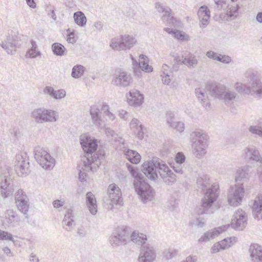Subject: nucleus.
<instances>
[{
  "instance_id": "obj_52",
  "label": "nucleus",
  "mask_w": 262,
  "mask_h": 262,
  "mask_svg": "<svg viewBox=\"0 0 262 262\" xmlns=\"http://www.w3.org/2000/svg\"><path fill=\"white\" fill-rule=\"evenodd\" d=\"M171 127L176 129L180 133L183 132L184 129V124L181 122H173Z\"/></svg>"
},
{
  "instance_id": "obj_62",
  "label": "nucleus",
  "mask_w": 262,
  "mask_h": 262,
  "mask_svg": "<svg viewBox=\"0 0 262 262\" xmlns=\"http://www.w3.org/2000/svg\"><path fill=\"white\" fill-rule=\"evenodd\" d=\"M177 253V251L176 250H172L167 252L165 256L166 259H169L174 257Z\"/></svg>"
},
{
  "instance_id": "obj_37",
  "label": "nucleus",
  "mask_w": 262,
  "mask_h": 262,
  "mask_svg": "<svg viewBox=\"0 0 262 262\" xmlns=\"http://www.w3.org/2000/svg\"><path fill=\"white\" fill-rule=\"evenodd\" d=\"M46 157L43 158V162L41 164V166L47 170L51 169L55 165V160L48 152L46 154Z\"/></svg>"
},
{
  "instance_id": "obj_7",
  "label": "nucleus",
  "mask_w": 262,
  "mask_h": 262,
  "mask_svg": "<svg viewBox=\"0 0 262 262\" xmlns=\"http://www.w3.org/2000/svg\"><path fill=\"white\" fill-rule=\"evenodd\" d=\"M134 186L136 191L141 201L146 203L152 200L154 192L150 186L143 179H137L134 181Z\"/></svg>"
},
{
  "instance_id": "obj_28",
  "label": "nucleus",
  "mask_w": 262,
  "mask_h": 262,
  "mask_svg": "<svg viewBox=\"0 0 262 262\" xmlns=\"http://www.w3.org/2000/svg\"><path fill=\"white\" fill-rule=\"evenodd\" d=\"M74 222V216L73 214V210L69 209L64 214L62 224L64 229L67 231H70Z\"/></svg>"
},
{
  "instance_id": "obj_61",
  "label": "nucleus",
  "mask_w": 262,
  "mask_h": 262,
  "mask_svg": "<svg viewBox=\"0 0 262 262\" xmlns=\"http://www.w3.org/2000/svg\"><path fill=\"white\" fill-rule=\"evenodd\" d=\"M205 224V220L201 217H197L196 219L195 225L200 228L203 227Z\"/></svg>"
},
{
  "instance_id": "obj_25",
  "label": "nucleus",
  "mask_w": 262,
  "mask_h": 262,
  "mask_svg": "<svg viewBox=\"0 0 262 262\" xmlns=\"http://www.w3.org/2000/svg\"><path fill=\"white\" fill-rule=\"evenodd\" d=\"M86 205L90 213L95 215L97 212V204L95 195L91 191L86 194Z\"/></svg>"
},
{
  "instance_id": "obj_21",
  "label": "nucleus",
  "mask_w": 262,
  "mask_h": 262,
  "mask_svg": "<svg viewBox=\"0 0 262 262\" xmlns=\"http://www.w3.org/2000/svg\"><path fill=\"white\" fill-rule=\"evenodd\" d=\"M248 251L252 262H262V246L253 244L250 246Z\"/></svg>"
},
{
  "instance_id": "obj_33",
  "label": "nucleus",
  "mask_w": 262,
  "mask_h": 262,
  "mask_svg": "<svg viewBox=\"0 0 262 262\" xmlns=\"http://www.w3.org/2000/svg\"><path fill=\"white\" fill-rule=\"evenodd\" d=\"M59 115L57 111L51 109H45V123L55 122L57 121Z\"/></svg>"
},
{
  "instance_id": "obj_63",
  "label": "nucleus",
  "mask_w": 262,
  "mask_h": 262,
  "mask_svg": "<svg viewBox=\"0 0 262 262\" xmlns=\"http://www.w3.org/2000/svg\"><path fill=\"white\" fill-rule=\"evenodd\" d=\"M206 55L207 57L212 59L213 60H216V58L217 57L218 54L212 51H208L207 52Z\"/></svg>"
},
{
  "instance_id": "obj_53",
  "label": "nucleus",
  "mask_w": 262,
  "mask_h": 262,
  "mask_svg": "<svg viewBox=\"0 0 262 262\" xmlns=\"http://www.w3.org/2000/svg\"><path fill=\"white\" fill-rule=\"evenodd\" d=\"M175 160L176 163L182 164L185 160V156L182 152H179L176 156Z\"/></svg>"
},
{
  "instance_id": "obj_35",
  "label": "nucleus",
  "mask_w": 262,
  "mask_h": 262,
  "mask_svg": "<svg viewBox=\"0 0 262 262\" xmlns=\"http://www.w3.org/2000/svg\"><path fill=\"white\" fill-rule=\"evenodd\" d=\"M139 67L146 72H150L152 71V68L148 64L147 57L144 55H140L139 59Z\"/></svg>"
},
{
  "instance_id": "obj_3",
  "label": "nucleus",
  "mask_w": 262,
  "mask_h": 262,
  "mask_svg": "<svg viewBox=\"0 0 262 262\" xmlns=\"http://www.w3.org/2000/svg\"><path fill=\"white\" fill-rule=\"evenodd\" d=\"M209 182V178L206 176L200 177L197 179L198 187L202 190H207L202 200L201 207L202 208L196 211L199 214L213 212L212 206L218 196L217 191L219 186L216 184H213L210 187V183Z\"/></svg>"
},
{
  "instance_id": "obj_13",
  "label": "nucleus",
  "mask_w": 262,
  "mask_h": 262,
  "mask_svg": "<svg viewBox=\"0 0 262 262\" xmlns=\"http://www.w3.org/2000/svg\"><path fill=\"white\" fill-rule=\"evenodd\" d=\"M132 82V78L130 74L122 70L115 72L112 83L120 87L125 88L128 86Z\"/></svg>"
},
{
  "instance_id": "obj_59",
  "label": "nucleus",
  "mask_w": 262,
  "mask_h": 262,
  "mask_svg": "<svg viewBox=\"0 0 262 262\" xmlns=\"http://www.w3.org/2000/svg\"><path fill=\"white\" fill-rule=\"evenodd\" d=\"M163 74L161 76L163 77L162 81L164 84H168L170 82V79L169 78L170 75L165 72H163Z\"/></svg>"
},
{
  "instance_id": "obj_20",
  "label": "nucleus",
  "mask_w": 262,
  "mask_h": 262,
  "mask_svg": "<svg viewBox=\"0 0 262 262\" xmlns=\"http://www.w3.org/2000/svg\"><path fill=\"white\" fill-rule=\"evenodd\" d=\"M144 102V96L138 90L133 89L129 92L127 102L129 105L134 107L141 106Z\"/></svg>"
},
{
  "instance_id": "obj_55",
  "label": "nucleus",
  "mask_w": 262,
  "mask_h": 262,
  "mask_svg": "<svg viewBox=\"0 0 262 262\" xmlns=\"http://www.w3.org/2000/svg\"><path fill=\"white\" fill-rule=\"evenodd\" d=\"M140 125H142L140 122L136 118H133L130 123V127L132 129L135 130L139 128Z\"/></svg>"
},
{
  "instance_id": "obj_6",
  "label": "nucleus",
  "mask_w": 262,
  "mask_h": 262,
  "mask_svg": "<svg viewBox=\"0 0 262 262\" xmlns=\"http://www.w3.org/2000/svg\"><path fill=\"white\" fill-rule=\"evenodd\" d=\"M207 88L212 97L223 101L226 105H231L237 96L235 92L230 90L225 85L219 83H209Z\"/></svg>"
},
{
  "instance_id": "obj_64",
  "label": "nucleus",
  "mask_w": 262,
  "mask_h": 262,
  "mask_svg": "<svg viewBox=\"0 0 262 262\" xmlns=\"http://www.w3.org/2000/svg\"><path fill=\"white\" fill-rule=\"evenodd\" d=\"M77 234L81 237H84L86 234V231L85 228L82 226L79 228L77 230Z\"/></svg>"
},
{
  "instance_id": "obj_4",
  "label": "nucleus",
  "mask_w": 262,
  "mask_h": 262,
  "mask_svg": "<svg viewBox=\"0 0 262 262\" xmlns=\"http://www.w3.org/2000/svg\"><path fill=\"white\" fill-rule=\"evenodd\" d=\"M247 82H236L234 85L235 90L239 93L251 94L256 97L262 98V83L254 73L253 70L249 69L245 73Z\"/></svg>"
},
{
  "instance_id": "obj_5",
  "label": "nucleus",
  "mask_w": 262,
  "mask_h": 262,
  "mask_svg": "<svg viewBox=\"0 0 262 262\" xmlns=\"http://www.w3.org/2000/svg\"><path fill=\"white\" fill-rule=\"evenodd\" d=\"M208 139L207 134L201 129H196L190 134L192 152L197 158L201 159L206 155Z\"/></svg>"
},
{
  "instance_id": "obj_14",
  "label": "nucleus",
  "mask_w": 262,
  "mask_h": 262,
  "mask_svg": "<svg viewBox=\"0 0 262 262\" xmlns=\"http://www.w3.org/2000/svg\"><path fill=\"white\" fill-rule=\"evenodd\" d=\"M247 225V216L242 209H238L234 213L232 219L231 226L237 230H243Z\"/></svg>"
},
{
  "instance_id": "obj_48",
  "label": "nucleus",
  "mask_w": 262,
  "mask_h": 262,
  "mask_svg": "<svg viewBox=\"0 0 262 262\" xmlns=\"http://www.w3.org/2000/svg\"><path fill=\"white\" fill-rule=\"evenodd\" d=\"M248 130L251 133L262 137V127L258 125H251L249 127Z\"/></svg>"
},
{
  "instance_id": "obj_31",
  "label": "nucleus",
  "mask_w": 262,
  "mask_h": 262,
  "mask_svg": "<svg viewBox=\"0 0 262 262\" xmlns=\"http://www.w3.org/2000/svg\"><path fill=\"white\" fill-rule=\"evenodd\" d=\"M250 167L249 166H245L239 168L236 172L235 181L236 182L241 181L244 179L249 178V171Z\"/></svg>"
},
{
  "instance_id": "obj_32",
  "label": "nucleus",
  "mask_w": 262,
  "mask_h": 262,
  "mask_svg": "<svg viewBox=\"0 0 262 262\" xmlns=\"http://www.w3.org/2000/svg\"><path fill=\"white\" fill-rule=\"evenodd\" d=\"M146 240V236L143 234H139L136 231H134L132 234L130 233V241L138 245H141L143 246Z\"/></svg>"
},
{
  "instance_id": "obj_58",
  "label": "nucleus",
  "mask_w": 262,
  "mask_h": 262,
  "mask_svg": "<svg viewBox=\"0 0 262 262\" xmlns=\"http://www.w3.org/2000/svg\"><path fill=\"white\" fill-rule=\"evenodd\" d=\"M221 250H222L219 242L215 243L211 248L210 252L211 253L214 254L217 253Z\"/></svg>"
},
{
  "instance_id": "obj_22",
  "label": "nucleus",
  "mask_w": 262,
  "mask_h": 262,
  "mask_svg": "<svg viewBox=\"0 0 262 262\" xmlns=\"http://www.w3.org/2000/svg\"><path fill=\"white\" fill-rule=\"evenodd\" d=\"M155 8L159 13H164V14L161 17L163 22H166L170 24L172 22L173 18L171 10L168 7H164L160 3H157L155 5Z\"/></svg>"
},
{
  "instance_id": "obj_45",
  "label": "nucleus",
  "mask_w": 262,
  "mask_h": 262,
  "mask_svg": "<svg viewBox=\"0 0 262 262\" xmlns=\"http://www.w3.org/2000/svg\"><path fill=\"white\" fill-rule=\"evenodd\" d=\"M239 8V7L238 5L235 6H231L230 7V8L227 11L226 14L227 16L233 19H235L238 15V11Z\"/></svg>"
},
{
  "instance_id": "obj_47",
  "label": "nucleus",
  "mask_w": 262,
  "mask_h": 262,
  "mask_svg": "<svg viewBox=\"0 0 262 262\" xmlns=\"http://www.w3.org/2000/svg\"><path fill=\"white\" fill-rule=\"evenodd\" d=\"M128 169L132 176L134 178V180H136L137 179H143V178L141 177V174L139 172V170L136 167L132 165H129L128 166Z\"/></svg>"
},
{
  "instance_id": "obj_8",
  "label": "nucleus",
  "mask_w": 262,
  "mask_h": 262,
  "mask_svg": "<svg viewBox=\"0 0 262 262\" xmlns=\"http://www.w3.org/2000/svg\"><path fill=\"white\" fill-rule=\"evenodd\" d=\"M137 42L136 38L133 35L125 34L121 35L120 38L113 39L110 47L115 50L126 51L133 48Z\"/></svg>"
},
{
  "instance_id": "obj_30",
  "label": "nucleus",
  "mask_w": 262,
  "mask_h": 262,
  "mask_svg": "<svg viewBox=\"0 0 262 262\" xmlns=\"http://www.w3.org/2000/svg\"><path fill=\"white\" fill-rule=\"evenodd\" d=\"M123 152L127 160L133 164L138 163L141 159L140 155L136 151L123 147Z\"/></svg>"
},
{
  "instance_id": "obj_57",
  "label": "nucleus",
  "mask_w": 262,
  "mask_h": 262,
  "mask_svg": "<svg viewBox=\"0 0 262 262\" xmlns=\"http://www.w3.org/2000/svg\"><path fill=\"white\" fill-rule=\"evenodd\" d=\"M172 168L174 171L178 174H182L184 173L182 164L175 163L173 165Z\"/></svg>"
},
{
  "instance_id": "obj_23",
  "label": "nucleus",
  "mask_w": 262,
  "mask_h": 262,
  "mask_svg": "<svg viewBox=\"0 0 262 262\" xmlns=\"http://www.w3.org/2000/svg\"><path fill=\"white\" fill-rule=\"evenodd\" d=\"M253 215L255 219H262V195L258 194L254 201L252 207Z\"/></svg>"
},
{
  "instance_id": "obj_34",
  "label": "nucleus",
  "mask_w": 262,
  "mask_h": 262,
  "mask_svg": "<svg viewBox=\"0 0 262 262\" xmlns=\"http://www.w3.org/2000/svg\"><path fill=\"white\" fill-rule=\"evenodd\" d=\"M46 154H47V151L43 148L40 146H37L34 148V158L40 166L41 164L43 162V158L46 157Z\"/></svg>"
},
{
  "instance_id": "obj_54",
  "label": "nucleus",
  "mask_w": 262,
  "mask_h": 262,
  "mask_svg": "<svg viewBox=\"0 0 262 262\" xmlns=\"http://www.w3.org/2000/svg\"><path fill=\"white\" fill-rule=\"evenodd\" d=\"M143 128L144 127L143 125H140L139 128L134 130V133L137 135V136L140 140H142L144 137Z\"/></svg>"
},
{
  "instance_id": "obj_38",
  "label": "nucleus",
  "mask_w": 262,
  "mask_h": 262,
  "mask_svg": "<svg viewBox=\"0 0 262 262\" xmlns=\"http://www.w3.org/2000/svg\"><path fill=\"white\" fill-rule=\"evenodd\" d=\"M52 50L53 54L57 56H62L64 55L67 51L64 46L59 42L53 43L52 45Z\"/></svg>"
},
{
  "instance_id": "obj_56",
  "label": "nucleus",
  "mask_w": 262,
  "mask_h": 262,
  "mask_svg": "<svg viewBox=\"0 0 262 262\" xmlns=\"http://www.w3.org/2000/svg\"><path fill=\"white\" fill-rule=\"evenodd\" d=\"M166 121L167 124H169V126L170 127L173 122L172 121V119L174 118V114L172 112H167L166 115Z\"/></svg>"
},
{
  "instance_id": "obj_44",
  "label": "nucleus",
  "mask_w": 262,
  "mask_h": 262,
  "mask_svg": "<svg viewBox=\"0 0 262 262\" xmlns=\"http://www.w3.org/2000/svg\"><path fill=\"white\" fill-rule=\"evenodd\" d=\"M237 242V238L233 236L226 238L219 242L222 250H224L230 247L232 245Z\"/></svg>"
},
{
  "instance_id": "obj_9",
  "label": "nucleus",
  "mask_w": 262,
  "mask_h": 262,
  "mask_svg": "<svg viewBox=\"0 0 262 262\" xmlns=\"http://www.w3.org/2000/svg\"><path fill=\"white\" fill-rule=\"evenodd\" d=\"M244 188L242 184L237 183L230 187L228 193V202L230 206L239 205L244 195Z\"/></svg>"
},
{
  "instance_id": "obj_46",
  "label": "nucleus",
  "mask_w": 262,
  "mask_h": 262,
  "mask_svg": "<svg viewBox=\"0 0 262 262\" xmlns=\"http://www.w3.org/2000/svg\"><path fill=\"white\" fill-rule=\"evenodd\" d=\"M26 200H29V199L25 192L22 189L17 190L15 193V203Z\"/></svg>"
},
{
  "instance_id": "obj_41",
  "label": "nucleus",
  "mask_w": 262,
  "mask_h": 262,
  "mask_svg": "<svg viewBox=\"0 0 262 262\" xmlns=\"http://www.w3.org/2000/svg\"><path fill=\"white\" fill-rule=\"evenodd\" d=\"M85 72V68L81 64L74 66L72 70L71 76L75 79L80 78Z\"/></svg>"
},
{
  "instance_id": "obj_10",
  "label": "nucleus",
  "mask_w": 262,
  "mask_h": 262,
  "mask_svg": "<svg viewBox=\"0 0 262 262\" xmlns=\"http://www.w3.org/2000/svg\"><path fill=\"white\" fill-rule=\"evenodd\" d=\"M29 157L26 152L21 151L16 155L15 169L18 176L23 177L29 173Z\"/></svg>"
},
{
  "instance_id": "obj_49",
  "label": "nucleus",
  "mask_w": 262,
  "mask_h": 262,
  "mask_svg": "<svg viewBox=\"0 0 262 262\" xmlns=\"http://www.w3.org/2000/svg\"><path fill=\"white\" fill-rule=\"evenodd\" d=\"M0 239L2 241H10L14 242L12 235L5 231L0 230Z\"/></svg>"
},
{
  "instance_id": "obj_39",
  "label": "nucleus",
  "mask_w": 262,
  "mask_h": 262,
  "mask_svg": "<svg viewBox=\"0 0 262 262\" xmlns=\"http://www.w3.org/2000/svg\"><path fill=\"white\" fill-rule=\"evenodd\" d=\"M182 62L188 68H193L198 64V60L192 54H189L183 59Z\"/></svg>"
},
{
  "instance_id": "obj_42",
  "label": "nucleus",
  "mask_w": 262,
  "mask_h": 262,
  "mask_svg": "<svg viewBox=\"0 0 262 262\" xmlns=\"http://www.w3.org/2000/svg\"><path fill=\"white\" fill-rule=\"evenodd\" d=\"M15 203L18 210L25 215L26 218H28V212L30 207L29 200L20 201Z\"/></svg>"
},
{
  "instance_id": "obj_60",
  "label": "nucleus",
  "mask_w": 262,
  "mask_h": 262,
  "mask_svg": "<svg viewBox=\"0 0 262 262\" xmlns=\"http://www.w3.org/2000/svg\"><path fill=\"white\" fill-rule=\"evenodd\" d=\"M173 36L178 39L183 40H184V35L179 30H175L173 32Z\"/></svg>"
},
{
  "instance_id": "obj_51",
  "label": "nucleus",
  "mask_w": 262,
  "mask_h": 262,
  "mask_svg": "<svg viewBox=\"0 0 262 262\" xmlns=\"http://www.w3.org/2000/svg\"><path fill=\"white\" fill-rule=\"evenodd\" d=\"M216 60L224 63L228 64L231 61V57L228 55L218 54Z\"/></svg>"
},
{
  "instance_id": "obj_50",
  "label": "nucleus",
  "mask_w": 262,
  "mask_h": 262,
  "mask_svg": "<svg viewBox=\"0 0 262 262\" xmlns=\"http://www.w3.org/2000/svg\"><path fill=\"white\" fill-rule=\"evenodd\" d=\"M183 59L182 57H181L179 56H174L172 67L173 71H177L178 70L180 65L183 64L182 62Z\"/></svg>"
},
{
  "instance_id": "obj_17",
  "label": "nucleus",
  "mask_w": 262,
  "mask_h": 262,
  "mask_svg": "<svg viewBox=\"0 0 262 262\" xmlns=\"http://www.w3.org/2000/svg\"><path fill=\"white\" fill-rule=\"evenodd\" d=\"M229 227V225H226L213 229L208 230L204 233L203 235L199 239L198 242L200 243L208 242L215 238L223 232L226 231Z\"/></svg>"
},
{
  "instance_id": "obj_15",
  "label": "nucleus",
  "mask_w": 262,
  "mask_h": 262,
  "mask_svg": "<svg viewBox=\"0 0 262 262\" xmlns=\"http://www.w3.org/2000/svg\"><path fill=\"white\" fill-rule=\"evenodd\" d=\"M243 156L244 158L250 161L259 162L260 166L262 168V157L259 154V150L254 146L247 147L244 150ZM260 172V176L262 179V171L258 170Z\"/></svg>"
},
{
  "instance_id": "obj_26",
  "label": "nucleus",
  "mask_w": 262,
  "mask_h": 262,
  "mask_svg": "<svg viewBox=\"0 0 262 262\" xmlns=\"http://www.w3.org/2000/svg\"><path fill=\"white\" fill-rule=\"evenodd\" d=\"M195 94L199 101L206 110L210 108V103L208 100L207 94L205 90L201 88H196L195 90Z\"/></svg>"
},
{
  "instance_id": "obj_24",
  "label": "nucleus",
  "mask_w": 262,
  "mask_h": 262,
  "mask_svg": "<svg viewBox=\"0 0 262 262\" xmlns=\"http://www.w3.org/2000/svg\"><path fill=\"white\" fill-rule=\"evenodd\" d=\"M198 15L201 22L200 27L205 28L209 23L210 17L209 10L206 6H201L198 10Z\"/></svg>"
},
{
  "instance_id": "obj_19",
  "label": "nucleus",
  "mask_w": 262,
  "mask_h": 262,
  "mask_svg": "<svg viewBox=\"0 0 262 262\" xmlns=\"http://www.w3.org/2000/svg\"><path fill=\"white\" fill-rule=\"evenodd\" d=\"M156 258L154 248L148 246H143L139 256L138 262H151Z\"/></svg>"
},
{
  "instance_id": "obj_36",
  "label": "nucleus",
  "mask_w": 262,
  "mask_h": 262,
  "mask_svg": "<svg viewBox=\"0 0 262 262\" xmlns=\"http://www.w3.org/2000/svg\"><path fill=\"white\" fill-rule=\"evenodd\" d=\"M31 47L29 49L26 54V57L29 58H34L41 55L40 51L37 50V45L36 41L31 40Z\"/></svg>"
},
{
  "instance_id": "obj_29",
  "label": "nucleus",
  "mask_w": 262,
  "mask_h": 262,
  "mask_svg": "<svg viewBox=\"0 0 262 262\" xmlns=\"http://www.w3.org/2000/svg\"><path fill=\"white\" fill-rule=\"evenodd\" d=\"M45 109L44 107H39L33 110L31 112V116L36 123L39 124L45 123Z\"/></svg>"
},
{
  "instance_id": "obj_43",
  "label": "nucleus",
  "mask_w": 262,
  "mask_h": 262,
  "mask_svg": "<svg viewBox=\"0 0 262 262\" xmlns=\"http://www.w3.org/2000/svg\"><path fill=\"white\" fill-rule=\"evenodd\" d=\"M0 46L8 54L13 55L15 52V46L9 40L2 41Z\"/></svg>"
},
{
  "instance_id": "obj_27",
  "label": "nucleus",
  "mask_w": 262,
  "mask_h": 262,
  "mask_svg": "<svg viewBox=\"0 0 262 262\" xmlns=\"http://www.w3.org/2000/svg\"><path fill=\"white\" fill-rule=\"evenodd\" d=\"M45 94H48L55 99H61L66 97V92L63 89L55 90L51 86H46L43 90Z\"/></svg>"
},
{
  "instance_id": "obj_18",
  "label": "nucleus",
  "mask_w": 262,
  "mask_h": 262,
  "mask_svg": "<svg viewBox=\"0 0 262 262\" xmlns=\"http://www.w3.org/2000/svg\"><path fill=\"white\" fill-rule=\"evenodd\" d=\"M89 112L93 125L98 128H102L104 121L101 116L99 106L97 104H93L90 106Z\"/></svg>"
},
{
  "instance_id": "obj_40",
  "label": "nucleus",
  "mask_w": 262,
  "mask_h": 262,
  "mask_svg": "<svg viewBox=\"0 0 262 262\" xmlns=\"http://www.w3.org/2000/svg\"><path fill=\"white\" fill-rule=\"evenodd\" d=\"M74 21L78 26L83 27L86 23V18L83 12L77 11L74 13Z\"/></svg>"
},
{
  "instance_id": "obj_2",
  "label": "nucleus",
  "mask_w": 262,
  "mask_h": 262,
  "mask_svg": "<svg viewBox=\"0 0 262 262\" xmlns=\"http://www.w3.org/2000/svg\"><path fill=\"white\" fill-rule=\"evenodd\" d=\"M80 144L84 152L82 161L86 171H96L101 164L97 149V140L86 135H81L80 137Z\"/></svg>"
},
{
  "instance_id": "obj_11",
  "label": "nucleus",
  "mask_w": 262,
  "mask_h": 262,
  "mask_svg": "<svg viewBox=\"0 0 262 262\" xmlns=\"http://www.w3.org/2000/svg\"><path fill=\"white\" fill-rule=\"evenodd\" d=\"M130 241V232L126 228H118L110 238L112 245L118 246L126 244Z\"/></svg>"
},
{
  "instance_id": "obj_12",
  "label": "nucleus",
  "mask_w": 262,
  "mask_h": 262,
  "mask_svg": "<svg viewBox=\"0 0 262 262\" xmlns=\"http://www.w3.org/2000/svg\"><path fill=\"white\" fill-rule=\"evenodd\" d=\"M108 193L111 201L110 209L112 210L114 205H123L122 193L119 187L115 184H111L108 188Z\"/></svg>"
},
{
  "instance_id": "obj_1",
  "label": "nucleus",
  "mask_w": 262,
  "mask_h": 262,
  "mask_svg": "<svg viewBox=\"0 0 262 262\" xmlns=\"http://www.w3.org/2000/svg\"><path fill=\"white\" fill-rule=\"evenodd\" d=\"M142 170L151 180L158 178V171L161 177L169 185H172L176 181V176L163 161L158 158H154L151 161L144 162L142 166Z\"/></svg>"
},
{
  "instance_id": "obj_16",
  "label": "nucleus",
  "mask_w": 262,
  "mask_h": 262,
  "mask_svg": "<svg viewBox=\"0 0 262 262\" xmlns=\"http://www.w3.org/2000/svg\"><path fill=\"white\" fill-rule=\"evenodd\" d=\"M16 187V182L13 179L6 178L4 182L1 184V193L4 199L13 195Z\"/></svg>"
}]
</instances>
